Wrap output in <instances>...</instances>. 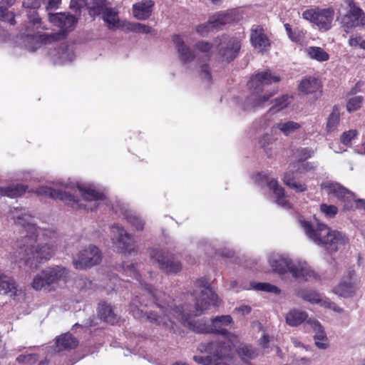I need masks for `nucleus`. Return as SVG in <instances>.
I'll return each instance as SVG.
<instances>
[{"instance_id": "nucleus-61", "label": "nucleus", "mask_w": 365, "mask_h": 365, "mask_svg": "<svg viewBox=\"0 0 365 365\" xmlns=\"http://www.w3.org/2000/svg\"><path fill=\"white\" fill-rule=\"evenodd\" d=\"M354 209H363L365 210V200L364 199L356 200L354 198L353 210Z\"/></svg>"}, {"instance_id": "nucleus-25", "label": "nucleus", "mask_w": 365, "mask_h": 365, "mask_svg": "<svg viewBox=\"0 0 365 365\" xmlns=\"http://www.w3.org/2000/svg\"><path fill=\"white\" fill-rule=\"evenodd\" d=\"M250 41L252 46H270L269 36L259 25H254L251 29Z\"/></svg>"}, {"instance_id": "nucleus-31", "label": "nucleus", "mask_w": 365, "mask_h": 365, "mask_svg": "<svg viewBox=\"0 0 365 365\" xmlns=\"http://www.w3.org/2000/svg\"><path fill=\"white\" fill-rule=\"evenodd\" d=\"M307 314L298 309L290 310L286 315V322L291 327H297L309 320Z\"/></svg>"}, {"instance_id": "nucleus-17", "label": "nucleus", "mask_w": 365, "mask_h": 365, "mask_svg": "<svg viewBox=\"0 0 365 365\" xmlns=\"http://www.w3.org/2000/svg\"><path fill=\"white\" fill-rule=\"evenodd\" d=\"M102 259L101 250L95 245H90L79 252L73 264L76 269H87L95 266Z\"/></svg>"}, {"instance_id": "nucleus-16", "label": "nucleus", "mask_w": 365, "mask_h": 365, "mask_svg": "<svg viewBox=\"0 0 365 365\" xmlns=\"http://www.w3.org/2000/svg\"><path fill=\"white\" fill-rule=\"evenodd\" d=\"M255 181L258 184L266 182L267 187L272 191L275 196V202L277 205L285 209H291L292 204L285 198L284 188L279 185L276 178L270 179L269 174L264 172L258 173L255 176Z\"/></svg>"}, {"instance_id": "nucleus-30", "label": "nucleus", "mask_w": 365, "mask_h": 365, "mask_svg": "<svg viewBox=\"0 0 365 365\" xmlns=\"http://www.w3.org/2000/svg\"><path fill=\"white\" fill-rule=\"evenodd\" d=\"M233 21L232 16L228 12H219L209 18L208 24L214 29H220L221 26L230 24Z\"/></svg>"}, {"instance_id": "nucleus-18", "label": "nucleus", "mask_w": 365, "mask_h": 365, "mask_svg": "<svg viewBox=\"0 0 365 365\" xmlns=\"http://www.w3.org/2000/svg\"><path fill=\"white\" fill-rule=\"evenodd\" d=\"M110 229L113 234L118 235L116 239L113 240L114 245L120 253L126 255L135 252V242L131 235L122 226L115 224L111 226Z\"/></svg>"}, {"instance_id": "nucleus-21", "label": "nucleus", "mask_w": 365, "mask_h": 365, "mask_svg": "<svg viewBox=\"0 0 365 365\" xmlns=\"http://www.w3.org/2000/svg\"><path fill=\"white\" fill-rule=\"evenodd\" d=\"M155 3L153 0H141L132 6L133 16L138 20H146L153 13Z\"/></svg>"}, {"instance_id": "nucleus-12", "label": "nucleus", "mask_w": 365, "mask_h": 365, "mask_svg": "<svg viewBox=\"0 0 365 365\" xmlns=\"http://www.w3.org/2000/svg\"><path fill=\"white\" fill-rule=\"evenodd\" d=\"M196 285L203 289L200 291L198 297H195V311L196 315H201L205 310L209 309L210 305L216 306L217 304L218 297L210 288L209 282L206 278H202L196 281Z\"/></svg>"}, {"instance_id": "nucleus-26", "label": "nucleus", "mask_w": 365, "mask_h": 365, "mask_svg": "<svg viewBox=\"0 0 365 365\" xmlns=\"http://www.w3.org/2000/svg\"><path fill=\"white\" fill-rule=\"evenodd\" d=\"M283 183L296 192H303L307 190V185L304 182L297 181L294 170H289L284 173Z\"/></svg>"}, {"instance_id": "nucleus-1", "label": "nucleus", "mask_w": 365, "mask_h": 365, "mask_svg": "<svg viewBox=\"0 0 365 365\" xmlns=\"http://www.w3.org/2000/svg\"><path fill=\"white\" fill-rule=\"evenodd\" d=\"M124 271L139 282L142 287L147 292V295L136 296L129 304L130 312L135 318L145 317L147 321L175 332L174 319L180 322L193 332L199 334H210V324L204 319H191L195 311V304H190L177 306L175 300L167 296L164 292L155 290L151 285L141 282V275L133 264L124 267Z\"/></svg>"}, {"instance_id": "nucleus-51", "label": "nucleus", "mask_w": 365, "mask_h": 365, "mask_svg": "<svg viewBox=\"0 0 365 365\" xmlns=\"http://www.w3.org/2000/svg\"><path fill=\"white\" fill-rule=\"evenodd\" d=\"M302 297L310 302H320V296L316 292L312 290H305L302 293Z\"/></svg>"}, {"instance_id": "nucleus-33", "label": "nucleus", "mask_w": 365, "mask_h": 365, "mask_svg": "<svg viewBox=\"0 0 365 365\" xmlns=\"http://www.w3.org/2000/svg\"><path fill=\"white\" fill-rule=\"evenodd\" d=\"M56 346L59 350L73 349L78 346V341L71 334H64L56 339Z\"/></svg>"}, {"instance_id": "nucleus-19", "label": "nucleus", "mask_w": 365, "mask_h": 365, "mask_svg": "<svg viewBox=\"0 0 365 365\" xmlns=\"http://www.w3.org/2000/svg\"><path fill=\"white\" fill-rule=\"evenodd\" d=\"M354 275V269L349 270L347 275L342 278L340 282L333 288V292L344 298L352 297L358 289L357 286L351 282Z\"/></svg>"}, {"instance_id": "nucleus-58", "label": "nucleus", "mask_w": 365, "mask_h": 365, "mask_svg": "<svg viewBox=\"0 0 365 365\" xmlns=\"http://www.w3.org/2000/svg\"><path fill=\"white\" fill-rule=\"evenodd\" d=\"M269 337L267 334H263L262 337L259 339V344L263 349H267L269 347Z\"/></svg>"}, {"instance_id": "nucleus-41", "label": "nucleus", "mask_w": 365, "mask_h": 365, "mask_svg": "<svg viewBox=\"0 0 365 365\" xmlns=\"http://www.w3.org/2000/svg\"><path fill=\"white\" fill-rule=\"evenodd\" d=\"M358 134L359 133L356 129L344 131L340 136V142L347 147H351L352 140L357 137Z\"/></svg>"}, {"instance_id": "nucleus-45", "label": "nucleus", "mask_w": 365, "mask_h": 365, "mask_svg": "<svg viewBox=\"0 0 365 365\" xmlns=\"http://www.w3.org/2000/svg\"><path fill=\"white\" fill-rule=\"evenodd\" d=\"M38 361V355L36 354H30L27 355L21 354L16 358V361L19 364L26 365H33Z\"/></svg>"}, {"instance_id": "nucleus-62", "label": "nucleus", "mask_w": 365, "mask_h": 365, "mask_svg": "<svg viewBox=\"0 0 365 365\" xmlns=\"http://www.w3.org/2000/svg\"><path fill=\"white\" fill-rule=\"evenodd\" d=\"M270 137L268 134L264 135L259 140L261 147L264 148L269 144Z\"/></svg>"}, {"instance_id": "nucleus-44", "label": "nucleus", "mask_w": 365, "mask_h": 365, "mask_svg": "<svg viewBox=\"0 0 365 365\" xmlns=\"http://www.w3.org/2000/svg\"><path fill=\"white\" fill-rule=\"evenodd\" d=\"M288 96L283 95L274 101V105L270 108V111L277 112L286 108L288 105Z\"/></svg>"}, {"instance_id": "nucleus-64", "label": "nucleus", "mask_w": 365, "mask_h": 365, "mask_svg": "<svg viewBox=\"0 0 365 365\" xmlns=\"http://www.w3.org/2000/svg\"><path fill=\"white\" fill-rule=\"evenodd\" d=\"M15 3V0H1L0 1V8L9 9Z\"/></svg>"}, {"instance_id": "nucleus-15", "label": "nucleus", "mask_w": 365, "mask_h": 365, "mask_svg": "<svg viewBox=\"0 0 365 365\" xmlns=\"http://www.w3.org/2000/svg\"><path fill=\"white\" fill-rule=\"evenodd\" d=\"M349 10L341 19V25L344 30L349 33L353 29L365 26V14L359 7H357L354 0H344Z\"/></svg>"}, {"instance_id": "nucleus-55", "label": "nucleus", "mask_w": 365, "mask_h": 365, "mask_svg": "<svg viewBox=\"0 0 365 365\" xmlns=\"http://www.w3.org/2000/svg\"><path fill=\"white\" fill-rule=\"evenodd\" d=\"M28 16L30 24H31L33 26H36V29L41 27V19L38 17V14L35 11L30 12Z\"/></svg>"}, {"instance_id": "nucleus-35", "label": "nucleus", "mask_w": 365, "mask_h": 365, "mask_svg": "<svg viewBox=\"0 0 365 365\" xmlns=\"http://www.w3.org/2000/svg\"><path fill=\"white\" fill-rule=\"evenodd\" d=\"M121 26L123 29L126 31L143 34H150L152 31V28L150 26L137 22L123 21Z\"/></svg>"}, {"instance_id": "nucleus-49", "label": "nucleus", "mask_w": 365, "mask_h": 365, "mask_svg": "<svg viewBox=\"0 0 365 365\" xmlns=\"http://www.w3.org/2000/svg\"><path fill=\"white\" fill-rule=\"evenodd\" d=\"M294 168L296 172L299 173H305L311 170H314L315 169V166L313 163L309 162H301L300 163H297L294 165Z\"/></svg>"}, {"instance_id": "nucleus-39", "label": "nucleus", "mask_w": 365, "mask_h": 365, "mask_svg": "<svg viewBox=\"0 0 365 365\" xmlns=\"http://www.w3.org/2000/svg\"><path fill=\"white\" fill-rule=\"evenodd\" d=\"M196 50H192L191 47H178V53L180 61L183 64L193 61L195 58Z\"/></svg>"}, {"instance_id": "nucleus-7", "label": "nucleus", "mask_w": 365, "mask_h": 365, "mask_svg": "<svg viewBox=\"0 0 365 365\" xmlns=\"http://www.w3.org/2000/svg\"><path fill=\"white\" fill-rule=\"evenodd\" d=\"M273 270L280 274L289 272L293 277L300 281L317 279L318 276L306 263H294L292 261L277 257L269 259Z\"/></svg>"}, {"instance_id": "nucleus-47", "label": "nucleus", "mask_w": 365, "mask_h": 365, "mask_svg": "<svg viewBox=\"0 0 365 365\" xmlns=\"http://www.w3.org/2000/svg\"><path fill=\"white\" fill-rule=\"evenodd\" d=\"M127 222L136 230L141 231L144 228V222L138 217L133 215H126Z\"/></svg>"}, {"instance_id": "nucleus-13", "label": "nucleus", "mask_w": 365, "mask_h": 365, "mask_svg": "<svg viewBox=\"0 0 365 365\" xmlns=\"http://www.w3.org/2000/svg\"><path fill=\"white\" fill-rule=\"evenodd\" d=\"M36 193L38 195L48 197L53 200H60L64 202L66 205L76 210L86 209V206L81 202L78 197L61 190L48 187H40L36 190Z\"/></svg>"}, {"instance_id": "nucleus-6", "label": "nucleus", "mask_w": 365, "mask_h": 365, "mask_svg": "<svg viewBox=\"0 0 365 365\" xmlns=\"http://www.w3.org/2000/svg\"><path fill=\"white\" fill-rule=\"evenodd\" d=\"M279 81V76L274 75L269 70L258 72L252 75L247 82V86L251 93L250 96L247 98V101L252 106L260 107L267 102L274 95V93L263 96H259V94L263 91L264 86H269Z\"/></svg>"}, {"instance_id": "nucleus-4", "label": "nucleus", "mask_w": 365, "mask_h": 365, "mask_svg": "<svg viewBox=\"0 0 365 365\" xmlns=\"http://www.w3.org/2000/svg\"><path fill=\"white\" fill-rule=\"evenodd\" d=\"M48 19L51 23L60 28L59 32L48 34L38 31L32 34L26 30L24 32V35L35 43L50 44L64 39L68 32L73 29L77 22L75 16L66 13H49Z\"/></svg>"}, {"instance_id": "nucleus-3", "label": "nucleus", "mask_w": 365, "mask_h": 365, "mask_svg": "<svg viewBox=\"0 0 365 365\" xmlns=\"http://www.w3.org/2000/svg\"><path fill=\"white\" fill-rule=\"evenodd\" d=\"M301 225L309 238L323 247L330 254L336 252L340 246L345 245L349 242L344 234L332 230L323 223H317L314 226L311 222L303 220Z\"/></svg>"}, {"instance_id": "nucleus-28", "label": "nucleus", "mask_w": 365, "mask_h": 365, "mask_svg": "<svg viewBox=\"0 0 365 365\" xmlns=\"http://www.w3.org/2000/svg\"><path fill=\"white\" fill-rule=\"evenodd\" d=\"M77 187L85 201H98L105 198L103 192L91 186L78 185Z\"/></svg>"}, {"instance_id": "nucleus-14", "label": "nucleus", "mask_w": 365, "mask_h": 365, "mask_svg": "<svg viewBox=\"0 0 365 365\" xmlns=\"http://www.w3.org/2000/svg\"><path fill=\"white\" fill-rule=\"evenodd\" d=\"M321 189L325 190L328 195H334L344 204V210H351L354 208V194L341 184L325 181L320 185Z\"/></svg>"}, {"instance_id": "nucleus-54", "label": "nucleus", "mask_w": 365, "mask_h": 365, "mask_svg": "<svg viewBox=\"0 0 365 365\" xmlns=\"http://www.w3.org/2000/svg\"><path fill=\"white\" fill-rule=\"evenodd\" d=\"M200 76L202 79H205L210 83L212 81V75L210 67L207 64H203L201 66Z\"/></svg>"}, {"instance_id": "nucleus-23", "label": "nucleus", "mask_w": 365, "mask_h": 365, "mask_svg": "<svg viewBox=\"0 0 365 365\" xmlns=\"http://www.w3.org/2000/svg\"><path fill=\"white\" fill-rule=\"evenodd\" d=\"M322 83L319 79L309 76L303 79L299 85V91L304 93H316L318 96L322 95Z\"/></svg>"}, {"instance_id": "nucleus-22", "label": "nucleus", "mask_w": 365, "mask_h": 365, "mask_svg": "<svg viewBox=\"0 0 365 365\" xmlns=\"http://www.w3.org/2000/svg\"><path fill=\"white\" fill-rule=\"evenodd\" d=\"M307 324L316 331L314 336L315 345L321 349H325L329 346V340L320 323L315 319H309Z\"/></svg>"}, {"instance_id": "nucleus-52", "label": "nucleus", "mask_w": 365, "mask_h": 365, "mask_svg": "<svg viewBox=\"0 0 365 365\" xmlns=\"http://www.w3.org/2000/svg\"><path fill=\"white\" fill-rule=\"evenodd\" d=\"M172 41L175 46H185L187 43V36L185 34H174L172 36Z\"/></svg>"}, {"instance_id": "nucleus-8", "label": "nucleus", "mask_w": 365, "mask_h": 365, "mask_svg": "<svg viewBox=\"0 0 365 365\" xmlns=\"http://www.w3.org/2000/svg\"><path fill=\"white\" fill-rule=\"evenodd\" d=\"M68 270L62 267H48L38 274L32 282V287L36 290L44 289L50 291L52 285L57 284L67 277Z\"/></svg>"}, {"instance_id": "nucleus-43", "label": "nucleus", "mask_w": 365, "mask_h": 365, "mask_svg": "<svg viewBox=\"0 0 365 365\" xmlns=\"http://www.w3.org/2000/svg\"><path fill=\"white\" fill-rule=\"evenodd\" d=\"M253 288L256 290L271 292L277 294L280 293V289L277 286L267 282L257 283L253 286Z\"/></svg>"}, {"instance_id": "nucleus-32", "label": "nucleus", "mask_w": 365, "mask_h": 365, "mask_svg": "<svg viewBox=\"0 0 365 365\" xmlns=\"http://www.w3.org/2000/svg\"><path fill=\"white\" fill-rule=\"evenodd\" d=\"M341 108L339 105H334L331 113L329 115L326 123V130L327 133L335 131L340 123Z\"/></svg>"}, {"instance_id": "nucleus-63", "label": "nucleus", "mask_w": 365, "mask_h": 365, "mask_svg": "<svg viewBox=\"0 0 365 365\" xmlns=\"http://www.w3.org/2000/svg\"><path fill=\"white\" fill-rule=\"evenodd\" d=\"M284 28H285V30L287 31V34L288 36L292 40V41L297 42V36L293 35L292 31V28L289 26V24H284Z\"/></svg>"}, {"instance_id": "nucleus-37", "label": "nucleus", "mask_w": 365, "mask_h": 365, "mask_svg": "<svg viewBox=\"0 0 365 365\" xmlns=\"http://www.w3.org/2000/svg\"><path fill=\"white\" fill-rule=\"evenodd\" d=\"M238 355L242 360L252 359L257 356V351L249 344H245L237 350Z\"/></svg>"}, {"instance_id": "nucleus-36", "label": "nucleus", "mask_w": 365, "mask_h": 365, "mask_svg": "<svg viewBox=\"0 0 365 365\" xmlns=\"http://www.w3.org/2000/svg\"><path fill=\"white\" fill-rule=\"evenodd\" d=\"M274 128L279 129L284 135L288 136L292 133L301 128L298 123L289 120L284 123H278L274 125Z\"/></svg>"}, {"instance_id": "nucleus-40", "label": "nucleus", "mask_w": 365, "mask_h": 365, "mask_svg": "<svg viewBox=\"0 0 365 365\" xmlns=\"http://www.w3.org/2000/svg\"><path fill=\"white\" fill-rule=\"evenodd\" d=\"M364 102V97L357 96L349 98L346 105V110L349 113H352L361 108Z\"/></svg>"}, {"instance_id": "nucleus-34", "label": "nucleus", "mask_w": 365, "mask_h": 365, "mask_svg": "<svg viewBox=\"0 0 365 365\" xmlns=\"http://www.w3.org/2000/svg\"><path fill=\"white\" fill-rule=\"evenodd\" d=\"M27 189V186L22 184L0 187V195L11 198H15L23 195Z\"/></svg>"}, {"instance_id": "nucleus-24", "label": "nucleus", "mask_w": 365, "mask_h": 365, "mask_svg": "<svg viewBox=\"0 0 365 365\" xmlns=\"http://www.w3.org/2000/svg\"><path fill=\"white\" fill-rule=\"evenodd\" d=\"M98 315L101 320L110 324H115L118 322V317L114 311V307L106 302L98 304Z\"/></svg>"}, {"instance_id": "nucleus-56", "label": "nucleus", "mask_w": 365, "mask_h": 365, "mask_svg": "<svg viewBox=\"0 0 365 365\" xmlns=\"http://www.w3.org/2000/svg\"><path fill=\"white\" fill-rule=\"evenodd\" d=\"M87 4V0H71L70 6L75 11H78Z\"/></svg>"}, {"instance_id": "nucleus-10", "label": "nucleus", "mask_w": 365, "mask_h": 365, "mask_svg": "<svg viewBox=\"0 0 365 365\" xmlns=\"http://www.w3.org/2000/svg\"><path fill=\"white\" fill-rule=\"evenodd\" d=\"M150 256L153 262L167 274H175L182 269L181 262L168 251L153 248L150 251Z\"/></svg>"}, {"instance_id": "nucleus-20", "label": "nucleus", "mask_w": 365, "mask_h": 365, "mask_svg": "<svg viewBox=\"0 0 365 365\" xmlns=\"http://www.w3.org/2000/svg\"><path fill=\"white\" fill-rule=\"evenodd\" d=\"M233 319L230 315L217 316L211 319L210 323V334H220L226 337L231 336L227 327L233 325Z\"/></svg>"}, {"instance_id": "nucleus-2", "label": "nucleus", "mask_w": 365, "mask_h": 365, "mask_svg": "<svg viewBox=\"0 0 365 365\" xmlns=\"http://www.w3.org/2000/svg\"><path fill=\"white\" fill-rule=\"evenodd\" d=\"M15 223L25 228L29 235H26L18 242L19 249L16 252V262H21L31 269H37L39 264L48 260L54 254L52 246L45 244L35 246L37 240V227L34 224L25 223L24 217L16 219Z\"/></svg>"}, {"instance_id": "nucleus-38", "label": "nucleus", "mask_w": 365, "mask_h": 365, "mask_svg": "<svg viewBox=\"0 0 365 365\" xmlns=\"http://www.w3.org/2000/svg\"><path fill=\"white\" fill-rule=\"evenodd\" d=\"M306 51L311 58L318 61H325L329 58V54L321 47H309Z\"/></svg>"}, {"instance_id": "nucleus-29", "label": "nucleus", "mask_w": 365, "mask_h": 365, "mask_svg": "<svg viewBox=\"0 0 365 365\" xmlns=\"http://www.w3.org/2000/svg\"><path fill=\"white\" fill-rule=\"evenodd\" d=\"M49 54L52 56L54 61H71L73 58V52L70 47H53Z\"/></svg>"}, {"instance_id": "nucleus-5", "label": "nucleus", "mask_w": 365, "mask_h": 365, "mask_svg": "<svg viewBox=\"0 0 365 365\" xmlns=\"http://www.w3.org/2000/svg\"><path fill=\"white\" fill-rule=\"evenodd\" d=\"M200 354L206 356L195 355L193 360L202 365H228L232 359V346L230 342L215 340L200 343L197 348Z\"/></svg>"}, {"instance_id": "nucleus-53", "label": "nucleus", "mask_w": 365, "mask_h": 365, "mask_svg": "<svg viewBox=\"0 0 365 365\" xmlns=\"http://www.w3.org/2000/svg\"><path fill=\"white\" fill-rule=\"evenodd\" d=\"M212 29V28L209 25L208 22L198 25L195 28L196 32L202 36L207 35Z\"/></svg>"}, {"instance_id": "nucleus-57", "label": "nucleus", "mask_w": 365, "mask_h": 365, "mask_svg": "<svg viewBox=\"0 0 365 365\" xmlns=\"http://www.w3.org/2000/svg\"><path fill=\"white\" fill-rule=\"evenodd\" d=\"M349 46H365V41L361 36H352L349 40Z\"/></svg>"}, {"instance_id": "nucleus-9", "label": "nucleus", "mask_w": 365, "mask_h": 365, "mask_svg": "<svg viewBox=\"0 0 365 365\" xmlns=\"http://www.w3.org/2000/svg\"><path fill=\"white\" fill-rule=\"evenodd\" d=\"M88 12L92 16L102 15L109 29H114L119 26L118 12L106 0H92Z\"/></svg>"}, {"instance_id": "nucleus-48", "label": "nucleus", "mask_w": 365, "mask_h": 365, "mask_svg": "<svg viewBox=\"0 0 365 365\" xmlns=\"http://www.w3.org/2000/svg\"><path fill=\"white\" fill-rule=\"evenodd\" d=\"M0 20L9 22L11 25H15V14L9 11L8 9L0 8Z\"/></svg>"}, {"instance_id": "nucleus-11", "label": "nucleus", "mask_w": 365, "mask_h": 365, "mask_svg": "<svg viewBox=\"0 0 365 365\" xmlns=\"http://www.w3.org/2000/svg\"><path fill=\"white\" fill-rule=\"evenodd\" d=\"M334 11L331 8H312L302 13V17L314 23L319 30L327 31L331 28Z\"/></svg>"}, {"instance_id": "nucleus-59", "label": "nucleus", "mask_w": 365, "mask_h": 365, "mask_svg": "<svg viewBox=\"0 0 365 365\" xmlns=\"http://www.w3.org/2000/svg\"><path fill=\"white\" fill-rule=\"evenodd\" d=\"M40 4L37 0H27L23 2V6L25 8L35 9L36 8H38Z\"/></svg>"}, {"instance_id": "nucleus-46", "label": "nucleus", "mask_w": 365, "mask_h": 365, "mask_svg": "<svg viewBox=\"0 0 365 365\" xmlns=\"http://www.w3.org/2000/svg\"><path fill=\"white\" fill-rule=\"evenodd\" d=\"M320 211L323 214H324L326 217H329V218H333L338 213V208L335 205L322 203L320 205Z\"/></svg>"}, {"instance_id": "nucleus-60", "label": "nucleus", "mask_w": 365, "mask_h": 365, "mask_svg": "<svg viewBox=\"0 0 365 365\" xmlns=\"http://www.w3.org/2000/svg\"><path fill=\"white\" fill-rule=\"evenodd\" d=\"M47 3L46 9H56L58 7L61 0H45Z\"/></svg>"}, {"instance_id": "nucleus-27", "label": "nucleus", "mask_w": 365, "mask_h": 365, "mask_svg": "<svg viewBox=\"0 0 365 365\" xmlns=\"http://www.w3.org/2000/svg\"><path fill=\"white\" fill-rule=\"evenodd\" d=\"M17 292V285L14 279L0 272V295H16Z\"/></svg>"}, {"instance_id": "nucleus-50", "label": "nucleus", "mask_w": 365, "mask_h": 365, "mask_svg": "<svg viewBox=\"0 0 365 365\" xmlns=\"http://www.w3.org/2000/svg\"><path fill=\"white\" fill-rule=\"evenodd\" d=\"M299 160L297 163L304 162L308 158H310L314 155V150L308 148H303L297 150Z\"/></svg>"}, {"instance_id": "nucleus-42", "label": "nucleus", "mask_w": 365, "mask_h": 365, "mask_svg": "<svg viewBox=\"0 0 365 365\" xmlns=\"http://www.w3.org/2000/svg\"><path fill=\"white\" fill-rule=\"evenodd\" d=\"M240 47H222L220 53L227 62L232 61L238 53Z\"/></svg>"}]
</instances>
